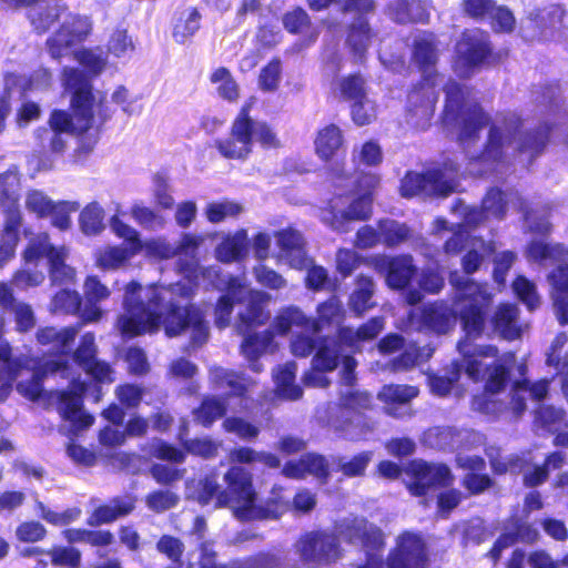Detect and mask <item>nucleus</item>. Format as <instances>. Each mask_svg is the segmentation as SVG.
<instances>
[{"label":"nucleus","instance_id":"nucleus-1","mask_svg":"<svg viewBox=\"0 0 568 568\" xmlns=\"http://www.w3.org/2000/svg\"><path fill=\"white\" fill-rule=\"evenodd\" d=\"M203 242L201 236L183 234L174 250L175 256L186 258L180 264V271L186 281L170 285H154L142 287L136 283H130L124 294V313L118 320V328L123 335L130 337L156 331L161 323L169 336L189 334L193 346H200L207 341L209 325L202 311L194 305H183L193 293V280L197 274L212 273L217 275L214 268L202 270L196 258L197 250Z\"/></svg>","mask_w":568,"mask_h":568},{"label":"nucleus","instance_id":"nucleus-2","mask_svg":"<svg viewBox=\"0 0 568 568\" xmlns=\"http://www.w3.org/2000/svg\"><path fill=\"white\" fill-rule=\"evenodd\" d=\"M61 81L64 90L71 94L73 114L61 110L53 111L50 128L34 132L42 152L62 153L67 145L64 133L88 134L95 143L100 129L113 114L106 102L92 93L91 81L83 71L65 67Z\"/></svg>","mask_w":568,"mask_h":568},{"label":"nucleus","instance_id":"nucleus-3","mask_svg":"<svg viewBox=\"0 0 568 568\" xmlns=\"http://www.w3.org/2000/svg\"><path fill=\"white\" fill-rule=\"evenodd\" d=\"M450 282L457 288L454 308H449L445 303H434L422 311H412L408 314V326L410 329L426 328L445 334L452 328L458 315L466 335L464 341L473 344L484 331L485 314L491 303V294L487 284L462 280L457 274L452 275Z\"/></svg>","mask_w":568,"mask_h":568},{"label":"nucleus","instance_id":"nucleus-4","mask_svg":"<svg viewBox=\"0 0 568 568\" xmlns=\"http://www.w3.org/2000/svg\"><path fill=\"white\" fill-rule=\"evenodd\" d=\"M18 378L24 375L27 378L18 382L17 390L31 400H36L40 397L43 390L42 381L45 376L59 375L62 378L71 379L69 389L59 393V410L64 420L70 423V432L73 435H77L79 432L93 424V417L82 410V395L85 392V383L74 377L72 367L65 359H49L38 368L31 367V362L28 359L20 368Z\"/></svg>","mask_w":568,"mask_h":568},{"label":"nucleus","instance_id":"nucleus-5","mask_svg":"<svg viewBox=\"0 0 568 568\" xmlns=\"http://www.w3.org/2000/svg\"><path fill=\"white\" fill-rule=\"evenodd\" d=\"M226 488H222L215 473L200 479L186 481L185 495L201 505L215 500L216 507H230L234 515L248 520L255 516V491L252 475L243 466H232L223 476Z\"/></svg>","mask_w":568,"mask_h":568},{"label":"nucleus","instance_id":"nucleus-6","mask_svg":"<svg viewBox=\"0 0 568 568\" xmlns=\"http://www.w3.org/2000/svg\"><path fill=\"white\" fill-rule=\"evenodd\" d=\"M346 536L352 542L359 541L366 554V562L357 568H425V544L419 535L406 531L398 536L396 548L383 561L381 550L384 535L379 528L363 518H355L348 526Z\"/></svg>","mask_w":568,"mask_h":568},{"label":"nucleus","instance_id":"nucleus-7","mask_svg":"<svg viewBox=\"0 0 568 568\" xmlns=\"http://www.w3.org/2000/svg\"><path fill=\"white\" fill-rule=\"evenodd\" d=\"M520 121L515 114L498 118L489 130L488 141L484 152L471 160L468 171L470 174L484 175L494 163L499 162L511 153H527L532 161L546 146L549 128H540L536 133L516 139Z\"/></svg>","mask_w":568,"mask_h":568},{"label":"nucleus","instance_id":"nucleus-8","mask_svg":"<svg viewBox=\"0 0 568 568\" xmlns=\"http://www.w3.org/2000/svg\"><path fill=\"white\" fill-rule=\"evenodd\" d=\"M413 57L423 73L424 83L408 94V122L417 129L425 130L429 125L437 101L435 88L443 83V77L434 70L438 49L433 33L415 37Z\"/></svg>","mask_w":568,"mask_h":568},{"label":"nucleus","instance_id":"nucleus-9","mask_svg":"<svg viewBox=\"0 0 568 568\" xmlns=\"http://www.w3.org/2000/svg\"><path fill=\"white\" fill-rule=\"evenodd\" d=\"M225 283L227 293L220 297L215 307V325L224 328L230 324L233 304H245V310L239 312V326H254L265 323L268 315L265 314L262 302L266 294L251 290L244 277L227 276L221 280Z\"/></svg>","mask_w":568,"mask_h":568},{"label":"nucleus","instance_id":"nucleus-10","mask_svg":"<svg viewBox=\"0 0 568 568\" xmlns=\"http://www.w3.org/2000/svg\"><path fill=\"white\" fill-rule=\"evenodd\" d=\"M349 184H357L363 194L353 197L342 195L329 201L320 213L321 221L335 232L346 233L354 221L367 220L372 214V190L378 184L376 175L367 174L359 180L348 179Z\"/></svg>","mask_w":568,"mask_h":568},{"label":"nucleus","instance_id":"nucleus-11","mask_svg":"<svg viewBox=\"0 0 568 568\" xmlns=\"http://www.w3.org/2000/svg\"><path fill=\"white\" fill-rule=\"evenodd\" d=\"M257 141L265 148L278 145L276 134L264 122L248 116V108H242L232 125L229 138L217 140L215 146L226 159H245L251 152L253 142Z\"/></svg>","mask_w":568,"mask_h":568},{"label":"nucleus","instance_id":"nucleus-12","mask_svg":"<svg viewBox=\"0 0 568 568\" xmlns=\"http://www.w3.org/2000/svg\"><path fill=\"white\" fill-rule=\"evenodd\" d=\"M457 347L463 356L462 362H453L450 371L446 375L428 376V385L435 395L446 396L452 390L453 385L459 379L463 371L471 381H479L484 361L497 357L498 353L495 346L475 345L469 344L467 341H460Z\"/></svg>","mask_w":568,"mask_h":568},{"label":"nucleus","instance_id":"nucleus-13","mask_svg":"<svg viewBox=\"0 0 568 568\" xmlns=\"http://www.w3.org/2000/svg\"><path fill=\"white\" fill-rule=\"evenodd\" d=\"M444 91L446 93L445 121H459L462 143H471L488 123V116L479 105L465 102L464 90L457 82L449 80L445 83Z\"/></svg>","mask_w":568,"mask_h":568},{"label":"nucleus","instance_id":"nucleus-14","mask_svg":"<svg viewBox=\"0 0 568 568\" xmlns=\"http://www.w3.org/2000/svg\"><path fill=\"white\" fill-rule=\"evenodd\" d=\"M274 328L280 334L293 332L291 341V351L295 356L306 357L321 344L317 335L321 332L320 324L315 320H311L295 306L282 310L274 320ZM327 338H325L326 341Z\"/></svg>","mask_w":568,"mask_h":568},{"label":"nucleus","instance_id":"nucleus-15","mask_svg":"<svg viewBox=\"0 0 568 568\" xmlns=\"http://www.w3.org/2000/svg\"><path fill=\"white\" fill-rule=\"evenodd\" d=\"M28 243L22 252L26 263H38L45 257L49 263L50 278L53 284L72 283L75 276L74 270L65 263L68 250L65 246H55L50 242L47 233L29 234L24 229Z\"/></svg>","mask_w":568,"mask_h":568},{"label":"nucleus","instance_id":"nucleus-16","mask_svg":"<svg viewBox=\"0 0 568 568\" xmlns=\"http://www.w3.org/2000/svg\"><path fill=\"white\" fill-rule=\"evenodd\" d=\"M343 357L342 381L346 386H352L355 381L356 361L341 352L337 342L326 339L317 348L312 359V368L303 376V383L308 387L325 388L329 385V379L324 375L336 368L337 361Z\"/></svg>","mask_w":568,"mask_h":568},{"label":"nucleus","instance_id":"nucleus-17","mask_svg":"<svg viewBox=\"0 0 568 568\" xmlns=\"http://www.w3.org/2000/svg\"><path fill=\"white\" fill-rule=\"evenodd\" d=\"M457 172L458 168L453 162L426 173L409 172L402 180L400 193L404 197L447 196L457 190Z\"/></svg>","mask_w":568,"mask_h":568},{"label":"nucleus","instance_id":"nucleus-18","mask_svg":"<svg viewBox=\"0 0 568 568\" xmlns=\"http://www.w3.org/2000/svg\"><path fill=\"white\" fill-rule=\"evenodd\" d=\"M311 9L320 11L336 2L343 12L353 13L354 21L349 27L347 44L352 51L362 58L371 44L372 32L366 16L374 12V0H307Z\"/></svg>","mask_w":568,"mask_h":568},{"label":"nucleus","instance_id":"nucleus-19","mask_svg":"<svg viewBox=\"0 0 568 568\" xmlns=\"http://www.w3.org/2000/svg\"><path fill=\"white\" fill-rule=\"evenodd\" d=\"M294 551L304 566L317 568L339 559L342 549L338 538L327 530L307 531L294 544Z\"/></svg>","mask_w":568,"mask_h":568},{"label":"nucleus","instance_id":"nucleus-20","mask_svg":"<svg viewBox=\"0 0 568 568\" xmlns=\"http://www.w3.org/2000/svg\"><path fill=\"white\" fill-rule=\"evenodd\" d=\"M493 365L484 362L480 379H486L485 393L475 396L471 402L474 410L486 415L498 416L505 409V405L495 398L503 389L508 378L509 365L514 362V354H506L503 358H493Z\"/></svg>","mask_w":568,"mask_h":568},{"label":"nucleus","instance_id":"nucleus-21","mask_svg":"<svg viewBox=\"0 0 568 568\" xmlns=\"http://www.w3.org/2000/svg\"><path fill=\"white\" fill-rule=\"evenodd\" d=\"M371 396L364 392L347 390L342 394V417L344 420L336 428L341 429L348 439L365 438L373 430L374 425L361 412L371 405Z\"/></svg>","mask_w":568,"mask_h":568},{"label":"nucleus","instance_id":"nucleus-22","mask_svg":"<svg viewBox=\"0 0 568 568\" xmlns=\"http://www.w3.org/2000/svg\"><path fill=\"white\" fill-rule=\"evenodd\" d=\"M453 483L450 469L444 464L413 460L405 469V484L414 496H425L430 489Z\"/></svg>","mask_w":568,"mask_h":568},{"label":"nucleus","instance_id":"nucleus-23","mask_svg":"<svg viewBox=\"0 0 568 568\" xmlns=\"http://www.w3.org/2000/svg\"><path fill=\"white\" fill-rule=\"evenodd\" d=\"M488 34L478 29L466 30L456 44L455 71L460 77H469L473 69L481 64L491 48Z\"/></svg>","mask_w":568,"mask_h":568},{"label":"nucleus","instance_id":"nucleus-24","mask_svg":"<svg viewBox=\"0 0 568 568\" xmlns=\"http://www.w3.org/2000/svg\"><path fill=\"white\" fill-rule=\"evenodd\" d=\"M112 232L125 241V246H112L105 248L99 254L97 263L102 268H118L122 266L131 256L142 250V242L139 232L132 226L122 222L116 215L110 220Z\"/></svg>","mask_w":568,"mask_h":568},{"label":"nucleus","instance_id":"nucleus-25","mask_svg":"<svg viewBox=\"0 0 568 568\" xmlns=\"http://www.w3.org/2000/svg\"><path fill=\"white\" fill-rule=\"evenodd\" d=\"M277 252L274 254L276 263L287 265L294 270H303L312 264L306 253V242L301 232L293 227L280 230L274 233Z\"/></svg>","mask_w":568,"mask_h":568},{"label":"nucleus","instance_id":"nucleus-26","mask_svg":"<svg viewBox=\"0 0 568 568\" xmlns=\"http://www.w3.org/2000/svg\"><path fill=\"white\" fill-rule=\"evenodd\" d=\"M91 31V22L87 17L69 14L61 28L47 40V48L53 59L67 55L69 49L81 42Z\"/></svg>","mask_w":568,"mask_h":568},{"label":"nucleus","instance_id":"nucleus-27","mask_svg":"<svg viewBox=\"0 0 568 568\" xmlns=\"http://www.w3.org/2000/svg\"><path fill=\"white\" fill-rule=\"evenodd\" d=\"M507 201L498 189H490L483 199L481 209H469L458 202L453 211L463 217L464 226L476 227L489 217L501 220L506 215Z\"/></svg>","mask_w":568,"mask_h":568},{"label":"nucleus","instance_id":"nucleus-28","mask_svg":"<svg viewBox=\"0 0 568 568\" xmlns=\"http://www.w3.org/2000/svg\"><path fill=\"white\" fill-rule=\"evenodd\" d=\"M95 355V337L92 333H87L82 336L80 345L73 354L74 361L95 381L112 383L114 381L112 367L106 362L97 359Z\"/></svg>","mask_w":568,"mask_h":568},{"label":"nucleus","instance_id":"nucleus-29","mask_svg":"<svg viewBox=\"0 0 568 568\" xmlns=\"http://www.w3.org/2000/svg\"><path fill=\"white\" fill-rule=\"evenodd\" d=\"M550 381L547 378L530 383L528 379L518 381L511 389L510 408L516 416L521 415L526 408V402L529 399L538 405L548 395Z\"/></svg>","mask_w":568,"mask_h":568},{"label":"nucleus","instance_id":"nucleus-30","mask_svg":"<svg viewBox=\"0 0 568 568\" xmlns=\"http://www.w3.org/2000/svg\"><path fill=\"white\" fill-rule=\"evenodd\" d=\"M282 473L293 479H300L312 475L325 483L329 476L328 463L322 455L305 454L298 460L287 462Z\"/></svg>","mask_w":568,"mask_h":568},{"label":"nucleus","instance_id":"nucleus-31","mask_svg":"<svg viewBox=\"0 0 568 568\" xmlns=\"http://www.w3.org/2000/svg\"><path fill=\"white\" fill-rule=\"evenodd\" d=\"M22 223L23 214L19 213L17 210L8 211L7 219H3V226L0 234V268L16 256Z\"/></svg>","mask_w":568,"mask_h":568},{"label":"nucleus","instance_id":"nucleus-32","mask_svg":"<svg viewBox=\"0 0 568 568\" xmlns=\"http://www.w3.org/2000/svg\"><path fill=\"white\" fill-rule=\"evenodd\" d=\"M548 275L552 287L551 296L557 318L560 324H568V258Z\"/></svg>","mask_w":568,"mask_h":568},{"label":"nucleus","instance_id":"nucleus-33","mask_svg":"<svg viewBox=\"0 0 568 568\" xmlns=\"http://www.w3.org/2000/svg\"><path fill=\"white\" fill-rule=\"evenodd\" d=\"M252 326H239L237 331L244 336L241 348L243 355L252 362V369L255 372L262 371V365L256 359L265 352H267L273 343V334L270 331L260 333H251Z\"/></svg>","mask_w":568,"mask_h":568},{"label":"nucleus","instance_id":"nucleus-34","mask_svg":"<svg viewBox=\"0 0 568 568\" xmlns=\"http://www.w3.org/2000/svg\"><path fill=\"white\" fill-rule=\"evenodd\" d=\"M495 331L505 339L514 341L521 336L526 327L519 320V310L514 304H501L493 316Z\"/></svg>","mask_w":568,"mask_h":568},{"label":"nucleus","instance_id":"nucleus-35","mask_svg":"<svg viewBox=\"0 0 568 568\" xmlns=\"http://www.w3.org/2000/svg\"><path fill=\"white\" fill-rule=\"evenodd\" d=\"M532 239L525 247L524 255L530 263L544 264L546 262L566 261L568 248L558 243L548 242L545 236Z\"/></svg>","mask_w":568,"mask_h":568},{"label":"nucleus","instance_id":"nucleus-36","mask_svg":"<svg viewBox=\"0 0 568 568\" xmlns=\"http://www.w3.org/2000/svg\"><path fill=\"white\" fill-rule=\"evenodd\" d=\"M78 332L79 327L77 326L63 328L45 327L38 331L37 339L41 345L48 346L50 352L68 354L72 349Z\"/></svg>","mask_w":568,"mask_h":568},{"label":"nucleus","instance_id":"nucleus-37","mask_svg":"<svg viewBox=\"0 0 568 568\" xmlns=\"http://www.w3.org/2000/svg\"><path fill=\"white\" fill-rule=\"evenodd\" d=\"M135 508V499L131 496L113 498L108 505L98 507L88 519L90 526L109 524L124 517Z\"/></svg>","mask_w":568,"mask_h":568},{"label":"nucleus","instance_id":"nucleus-38","mask_svg":"<svg viewBox=\"0 0 568 568\" xmlns=\"http://www.w3.org/2000/svg\"><path fill=\"white\" fill-rule=\"evenodd\" d=\"M384 328V318L374 317L359 328L343 327L338 332L339 349L346 346L351 349H357L359 344L375 338Z\"/></svg>","mask_w":568,"mask_h":568},{"label":"nucleus","instance_id":"nucleus-39","mask_svg":"<svg viewBox=\"0 0 568 568\" xmlns=\"http://www.w3.org/2000/svg\"><path fill=\"white\" fill-rule=\"evenodd\" d=\"M248 236L245 230H239L225 237L215 248L216 258L224 263L239 261L247 254Z\"/></svg>","mask_w":568,"mask_h":568},{"label":"nucleus","instance_id":"nucleus-40","mask_svg":"<svg viewBox=\"0 0 568 568\" xmlns=\"http://www.w3.org/2000/svg\"><path fill=\"white\" fill-rule=\"evenodd\" d=\"M296 371L297 365L295 362H288L274 371L273 377L278 396L290 400H296L302 397L303 389L295 383Z\"/></svg>","mask_w":568,"mask_h":568},{"label":"nucleus","instance_id":"nucleus-41","mask_svg":"<svg viewBox=\"0 0 568 568\" xmlns=\"http://www.w3.org/2000/svg\"><path fill=\"white\" fill-rule=\"evenodd\" d=\"M19 175L14 168L0 174V206L3 219H7L8 211L17 210L22 213L19 206Z\"/></svg>","mask_w":568,"mask_h":568},{"label":"nucleus","instance_id":"nucleus-42","mask_svg":"<svg viewBox=\"0 0 568 568\" xmlns=\"http://www.w3.org/2000/svg\"><path fill=\"white\" fill-rule=\"evenodd\" d=\"M388 14L399 23L420 22L427 19L422 0H395L388 6Z\"/></svg>","mask_w":568,"mask_h":568},{"label":"nucleus","instance_id":"nucleus-43","mask_svg":"<svg viewBox=\"0 0 568 568\" xmlns=\"http://www.w3.org/2000/svg\"><path fill=\"white\" fill-rule=\"evenodd\" d=\"M210 379L217 388H229L230 393L235 396H242L251 383L243 375L223 367H212Z\"/></svg>","mask_w":568,"mask_h":568},{"label":"nucleus","instance_id":"nucleus-44","mask_svg":"<svg viewBox=\"0 0 568 568\" xmlns=\"http://www.w3.org/2000/svg\"><path fill=\"white\" fill-rule=\"evenodd\" d=\"M495 251L491 241L474 237L470 240L467 253L462 258L463 270L466 274H473L479 270L485 258Z\"/></svg>","mask_w":568,"mask_h":568},{"label":"nucleus","instance_id":"nucleus-45","mask_svg":"<svg viewBox=\"0 0 568 568\" xmlns=\"http://www.w3.org/2000/svg\"><path fill=\"white\" fill-rule=\"evenodd\" d=\"M559 561L554 560L545 550H535L529 554L520 549L513 552L508 568H558Z\"/></svg>","mask_w":568,"mask_h":568},{"label":"nucleus","instance_id":"nucleus-46","mask_svg":"<svg viewBox=\"0 0 568 568\" xmlns=\"http://www.w3.org/2000/svg\"><path fill=\"white\" fill-rule=\"evenodd\" d=\"M343 144L342 131L335 124H329L318 131L315 139V150L320 158L331 159Z\"/></svg>","mask_w":568,"mask_h":568},{"label":"nucleus","instance_id":"nucleus-47","mask_svg":"<svg viewBox=\"0 0 568 568\" xmlns=\"http://www.w3.org/2000/svg\"><path fill=\"white\" fill-rule=\"evenodd\" d=\"M415 271L410 256L404 255L393 258L388 263L387 284L393 288H403L409 283Z\"/></svg>","mask_w":568,"mask_h":568},{"label":"nucleus","instance_id":"nucleus-48","mask_svg":"<svg viewBox=\"0 0 568 568\" xmlns=\"http://www.w3.org/2000/svg\"><path fill=\"white\" fill-rule=\"evenodd\" d=\"M201 14L194 8L179 13L173 26V38L178 43H185L200 29Z\"/></svg>","mask_w":568,"mask_h":568},{"label":"nucleus","instance_id":"nucleus-49","mask_svg":"<svg viewBox=\"0 0 568 568\" xmlns=\"http://www.w3.org/2000/svg\"><path fill=\"white\" fill-rule=\"evenodd\" d=\"M230 462L237 464L253 465L263 464L270 468H278L281 460L273 454L256 452L250 447L234 448L230 453Z\"/></svg>","mask_w":568,"mask_h":568},{"label":"nucleus","instance_id":"nucleus-50","mask_svg":"<svg viewBox=\"0 0 568 568\" xmlns=\"http://www.w3.org/2000/svg\"><path fill=\"white\" fill-rule=\"evenodd\" d=\"M104 220V210L98 202H92L88 204L80 213L79 224L81 231L89 236H94L100 234L105 225L103 223Z\"/></svg>","mask_w":568,"mask_h":568},{"label":"nucleus","instance_id":"nucleus-51","mask_svg":"<svg viewBox=\"0 0 568 568\" xmlns=\"http://www.w3.org/2000/svg\"><path fill=\"white\" fill-rule=\"evenodd\" d=\"M373 459L372 452H362L355 456H341L335 459L337 470L346 477H363Z\"/></svg>","mask_w":568,"mask_h":568},{"label":"nucleus","instance_id":"nucleus-52","mask_svg":"<svg viewBox=\"0 0 568 568\" xmlns=\"http://www.w3.org/2000/svg\"><path fill=\"white\" fill-rule=\"evenodd\" d=\"M373 293L374 283L372 278L359 276L357 278L356 288L354 290L349 300V305L357 315H362L374 306V303L371 301Z\"/></svg>","mask_w":568,"mask_h":568},{"label":"nucleus","instance_id":"nucleus-53","mask_svg":"<svg viewBox=\"0 0 568 568\" xmlns=\"http://www.w3.org/2000/svg\"><path fill=\"white\" fill-rule=\"evenodd\" d=\"M144 501L152 513L163 514L179 505L180 496L171 489H155L145 496Z\"/></svg>","mask_w":568,"mask_h":568},{"label":"nucleus","instance_id":"nucleus-54","mask_svg":"<svg viewBox=\"0 0 568 568\" xmlns=\"http://www.w3.org/2000/svg\"><path fill=\"white\" fill-rule=\"evenodd\" d=\"M535 424L547 432H555L561 425L568 426V420L565 419L564 409L547 405L535 408Z\"/></svg>","mask_w":568,"mask_h":568},{"label":"nucleus","instance_id":"nucleus-55","mask_svg":"<svg viewBox=\"0 0 568 568\" xmlns=\"http://www.w3.org/2000/svg\"><path fill=\"white\" fill-rule=\"evenodd\" d=\"M524 213V230L526 233L535 235H548L551 232V224L549 222V213L546 209L541 210H525Z\"/></svg>","mask_w":568,"mask_h":568},{"label":"nucleus","instance_id":"nucleus-56","mask_svg":"<svg viewBox=\"0 0 568 568\" xmlns=\"http://www.w3.org/2000/svg\"><path fill=\"white\" fill-rule=\"evenodd\" d=\"M562 464L564 455L561 453L550 454L542 466H535L531 471H525V485L529 487H535L542 484L548 477L549 469L560 468Z\"/></svg>","mask_w":568,"mask_h":568},{"label":"nucleus","instance_id":"nucleus-57","mask_svg":"<svg viewBox=\"0 0 568 568\" xmlns=\"http://www.w3.org/2000/svg\"><path fill=\"white\" fill-rule=\"evenodd\" d=\"M281 558L273 552H260L230 565H220L215 561V568H281Z\"/></svg>","mask_w":568,"mask_h":568},{"label":"nucleus","instance_id":"nucleus-58","mask_svg":"<svg viewBox=\"0 0 568 568\" xmlns=\"http://www.w3.org/2000/svg\"><path fill=\"white\" fill-rule=\"evenodd\" d=\"M243 211L241 204L233 201H221V202H211L204 209V214L209 222L211 223H221L229 217H236Z\"/></svg>","mask_w":568,"mask_h":568},{"label":"nucleus","instance_id":"nucleus-59","mask_svg":"<svg viewBox=\"0 0 568 568\" xmlns=\"http://www.w3.org/2000/svg\"><path fill=\"white\" fill-rule=\"evenodd\" d=\"M565 16L566 11L561 6L550 4L547 8L539 10L535 16L530 13V20L535 21L537 27L542 31H546L547 29L556 30L562 24Z\"/></svg>","mask_w":568,"mask_h":568},{"label":"nucleus","instance_id":"nucleus-60","mask_svg":"<svg viewBox=\"0 0 568 568\" xmlns=\"http://www.w3.org/2000/svg\"><path fill=\"white\" fill-rule=\"evenodd\" d=\"M318 320L315 321L320 324L321 329L325 325H339L344 317V310L341 301L336 296L329 297L326 302L317 306Z\"/></svg>","mask_w":568,"mask_h":568},{"label":"nucleus","instance_id":"nucleus-61","mask_svg":"<svg viewBox=\"0 0 568 568\" xmlns=\"http://www.w3.org/2000/svg\"><path fill=\"white\" fill-rule=\"evenodd\" d=\"M54 203L43 191L28 190L24 195V207L39 219L48 217Z\"/></svg>","mask_w":568,"mask_h":568},{"label":"nucleus","instance_id":"nucleus-62","mask_svg":"<svg viewBox=\"0 0 568 568\" xmlns=\"http://www.w3.org/2000/svg\"><path fill=\"white\" fill-rule=\"evenodd\" d=\"M134 49V43L126 29L116 28L112 31L108 41L109 53L123 59L130 57Z\"/></svg>","mask_w":568,"mask_h":568},{"label":"nucleus","instance_id":"nucleus-63","mask_svg":"<svg viewBox=\"0 0 568 568\" xmlns=\"http://www.w3.org/2000/svg\"><path fill=\"white\" fill-rule=\"evenodd\" d=\"M381 236L388 246H395L409 237V229L397 221L384 220L378 224Z\"/></svg>","mask_w":568,"mask_h":568},{"label":"nucleus","instance_id":"nucleus-64","mask_svg":"<svg viewBox=\"0 0 568 568\" xmlns=\"http://www.w3.org/2000/svg\"><path fill=\"white\" fill-rule=\"evenodd\" d=\"M226 412L225 404L217 397H207L202 405L194 410L196 420L204 426L211 425L217 418H221Z\"/></svg>","mask_w":568,"mask_h":568}]
</instances>
